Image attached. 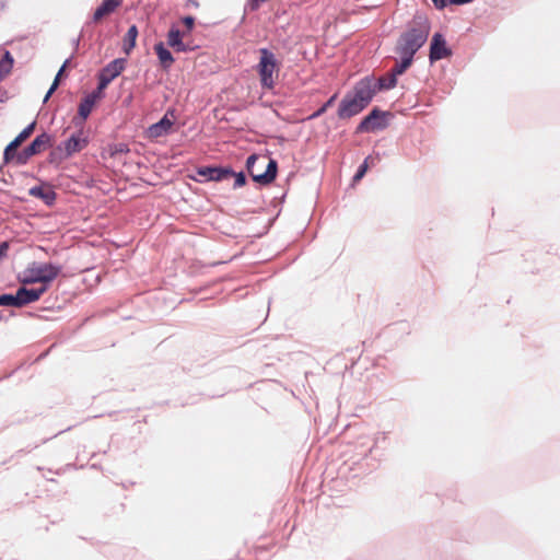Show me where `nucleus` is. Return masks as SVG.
Here are the masks:
<instances>
[{
    "label": "nucleus",
    "mask_w": 560,
    "mask_h": 560,
    "mask_svg": "<svg viewBox=\"0 0 560 560\" xmlns=\"http://www.w3.org/2000/svg\"><path fill=\"white\" fill-rule=\"evenodd\" d=\"M401 56H402V60H401V63L395 69V71H394L395 75L401 74L411 63L412 56H408V55H401Z\"/></svg>",
    "instance_id": "22"
},
{
    "label": "nucleus",
    "mask_w": 560,
    "mask_h": 560,
    "mask_svg": "<svg viewBox=\"0 0 560 560\" xmlns=\"http://www.w3.org/2000/svg\"><path fill=\"white\" fill-rule=\"evenodd\" d=\"M12 67H13V58L7 51L4 55H2V74L10 72Z\"/></svg>",
    "instance_id": "23"
},
{
    "label": "nucleus",
    "mask_w": 560,
    "mask_h": 560,
    "mask_svg": "<svg viewBox=\"0 0 560 560\" xmlns=\"http://www.w3.org/2000/svg\"><path fill=\"white\" fill-rule=\"evenodd\" d=\"M369 160L370 159H366L364 161V163L360 166V168L358 170L357 174L354 175V180H360L364 176V174H365V172H366V170L369 167Z\"/></svg>",
    "instance_id": "25"
},
{
    "label": "nucleus",
    "mask_w": 560,
    "mask_h": 560,
    "mask_svg": "<svg viewBox=\"0 0 560 560\" xmlns=\"http://www.w3.org/2000/svg\"><path fill=\"white\" fill-rule=\"evenodd\" d=\"M173 125H174V120L168 117V114H166L160 121L151 125L145 130L144 135L148 139H151V140H155L161 137H165L171 132Z\"/></svg>",
    "instance_id": "10"
},
{
    "label": "nucleus",
    "mask_w": 560,
    "mask_h": 560,
    "mask_svg": "<svg viewBox=\"0 0 560 560\" xmlns=\"http://www.w3.org/2000/svg\"><path fill=\"white\" fill-rule=\"evenodd\" d=\"M90 143L89 131L80 129L72 133L68 139L58 144L51 152V158L56 161H63L72 155L83 151Z\"/></svg>",
    "instance_id": "3"
},
{
    "label": "nucleus",
    "mask_w": 560,
    "mask_h": 560,
    "mask_svg": "<svg viewBox=\"0 0 560 560\" xmlns=\"http://www.w3.org/2000/svg\"><path fill=\"white\" fill-rule=\"evenodd\" d=\"M167 43L171 47L176 49L177 51H186L187 47L183 43V33L176 27H171L167 34Z\"/></svg>",
    "instance_id": "16"
},
{
    "label": "nucleus",
    "mask_w": 560,
    "mask_h": 560,
    "mask_svg": "<svg viewBox=\"0 0 560 560\" xmlns=\"http://www.w3.org/2000/svg\"><path fill=\"white\" fill-rule=\"evenodd\" d=\"M61 268L54 264H39L34 262L30 265L23 272L22 282L24 283H36L39 282L43 285L50 283L57 278Z\"/></svg>",
    "instance_id": "6"
},
{
    "label": "nucleus",
    "mask_w": 560,
    "mask_h": 560,
    "mask_svg": "<svg viewBox=\"0 0 560 560\" xmlns=\"http://www.w3.org/2000/svg\"><path fill=\"white\" fill-rule=\"evenodd\" d=\"M236 186H242L245 184V177L243 174H238L236 176V182H235Z\"/></svg>",
    "instance_id": "27"
},
{
    "label": "nucleus",
    "mask_w": 560,
    "mask_h": 560,
    "mask_svg": "<svg viewBox=\"0 0 560 560\" xmlns=\"http://www.w3.org/2000/svg\"><path fill=\"white\" fill-rule=\"evenodd\" d=\"M138 28L136 25H132L129 27L122 44V48L126 54H129L133 49L136 46Z\"/></svg>",
    "instance_id": "20"
},
{
    "label": "nucleus",
    "mask_w": 560,
    "mask_h": 560,
    "mask_svg": "<svg viewBox=\"0 0 560 560\" xmlns=\"http://www.w3.org/2000/svg\"><path fill=\"white\" fill-rule=\"evenodd\" d=\"M279 70L280 66L276 55L267 48L259 49L257 72L262 88L272 89L275 86L279 75Z\"/></svg>",
    "instance_id": "4"
},
{
    "label": "nucleus",
    "mask_w": 560,
    "mask_h": 560,
    "mask_svg": "<svg viewBox=\"0 0 560 560\" xmlns=\"http://www.w3.org/2000/svg\"><path fill=\"white\" fill-rule=\"evenodd\" d=\"M376 91L382 89H392L396 85V75L393 74L389 79H380L377 83L373 82Z\"/></svg>",
    "instance_id": "21"
},
{
    "label": "nucleus",
    "mask_w": 560,
    "mask_h": 560,
    "mask_svg": "<svg viewBox=\"0 0 560 560\" xmlns=\"http://www.w3.org/2000/svg\"><path fill=\"white\" fill-rule=\"evenodd\" d=\"M46 291V285L40 288L27 289L22 287L18 290L16 294H2V306H16L21 307L34 301H37Z\"/></svg>",
    "instance_id": "8"
},
{
    "label": "nucleus",
    "mask_w": 560,
    "mask_h": 560,
    "mask_svg": "<svg viewBox=\"0 0 560 560\" xmlns=\"http://www.w3.org/2000/svg\"><path fill=\"white\" fill-rule=\"evenodd\" d=\"M120 151H121V152H126V151H128V150H127L125 147H121V148H120Z\"/></svg>",
    "instance_id": "32"
},
{
    "label": "nucleus",
    "mask_w": 560,
    "mask_h": 560,
    "mask_svg": "<svg viewBox=\"0 0 560 560\" xmlns=\"http://www.w3.org/2000/svg\"><path fill=\"white\" fill-rule=\"evenodd\" d=\"M154 50H155L162 66L164 68L171 67V65L174 62V58H173L172 54L164 47V44L158 43L154 46Z\"/></svg>",
    "instance_id": "18"
},
{
    "label": "nucleus",
    "mask_w": 560,
    "mask_h": 560,
    "mask_svg": "<svg viewBox=\"0 0 560 560\" xmlns=\"http://www.w3.org/2000/svg\"><path fill=\"white\" fill-rule=\"evenodd\" d=\"M50 137L47 133H42L40 136L34 139V141L28 145V148L30 151L34 152L35 155L45 150L50 144Z\"/></svg>",
    "instance_id": "19"
},
{
    "label": "nucleus",
    "mask_w": 560,
    "mask_h": 560,
    "mask_svg": "<svg viewBox=\"0 0 560 560\" xmlns=\"http://www.w3.org/2000/svg\"><path fill=\"white\" fill-rule=\"evenodd\" d=\"M5 247H7V244H5V243H2V245H1L2 253L4 252Z\"/></svg>",
    "instance_id": "31"
},
{
    "label": "nucleus",
    "mask_w": 560,
    "mask_h": 560,
    "mask_svg": "<svg viewBox=\"0 0 560 560\" xmlns=\"http://www.w3.org/2000/svg\"><path fill=\"white\" fill-rule=\"evenodd\" d=\"M126 60L118 58L109 62L100 73L98 91L102 92L125 69Z\"/></svg>",
    "instance_id": "9"
},
{
    "label": "nucleus",
    "mask_w": 560,
    "mask_h": 560,
    "mask_svg": "<svg viewBox=\"0 0 560 560\" xmlns=\"http://www.w3.org/2000/svg\"><path fill=\"white\" fill-rule=\"evenodd\" d=\"M450 1L455 4H464V3L470 2L471 0H450Z\"/></svg>",
    "instance_id": "30"
},
{
    "label": "nucleus",
    "mask_w": 560,
    "mask_h": 560,
    "mask_svg": "<svg viewBox=\"0 0 560 560\" xmlns=\"http://www.w3.org/2000/svg\"><path fill=\"white\" fill-rule=\"evenodd\" d=\"M334 98H335V97H331V98L328 101V103H327L324 107H322L317 113H315V114L313 115V117L318 116V115H320L322 113H324V112H325V109H326V107H327L328 105L332 104Z\"/></svg>",
    "instance_id": "28"
},
{
    "label": "nucleus",
    "mask_w": 560,
    "mask_h": 560,
    "mask_svg": "<svg viewBox=\"0 0 560 560\" xmlns=\"http://www.w3.org/2000/svg\"><path fill=\"white\" fill-rule=\"evenodd\" d=\"M30 195L42 199L47 206L52 205L56 199V192L47 184H42L39 186L32 187L30 189Z\"/></svg>",
    "instance_id": "12"
},
{
    "label": "nucleus",
    "mask_w": 560,
    "mask_h": 560,
    "mask_svg": "<svg viewBox=\"0 0 560 560\" xmlns=\"http://www.w3.org/2000/svg\"><path fill=\"white\" fill-rule=\"evenodd\" d=\"M183 23L187 27V31L190 32L192 30V27H194L195 20H194L192 16H186V18L183 19Z\"/></svg>",
    "instance_id": "26"
},
{
    "label": "nucleus",
    "mask_w": 560,
    "mask_h": 560,
    "mask_svg": "<svg viewBox=\"0 0 560 560\" xmlns=\"http://www.w3.org/2000/svg\"><path fill=\"white\" fill-rule=\"evenodd\" d=\"M380 118V113L377 110H373L369 116H366L359 125V131H372L375 129L383 128L384 125L377 122Z\"/></svg>",
    "instance_id": "15"
},
{
    "label": "nucleus",
    "mask_w": 560,
    "mask_h": 560,
    "mask_svg": "<svg viewBox=\"0 0 560 560\" xmlns=\"http://www.w3.org/2000/svg\"><path fill=\"white\" fill-rule=\"evenodd\" d=\"M429 24L425 20L420 23L419 28L407 32L400 39L399 50L401 55L413 56L415 52L427 42Z\"/></svg>",
    "instance_id": "7"
},
{
    "label": "nucleus",
    "mask_w": 560,
    "mask_h": 560,
    "mask_svg": "<svg viewBox=\"0 0 560 560\" xmlns=\"http://www.w3.org/2000/svg\"><path fill=\"white\" fill-rule=\"evenodd\" d=\"M376 93L371 80H362L340 103L338 115L340 118H350L362 112Z\"/></svg>",
    "instance_id": "1"
},
{
    "label": "nucleus",
    "mask_w": 560,
    "mask_h": 560,
    "mask_svg": "<svg viewBox=\"0 0 560 560\" xmlns=\"http://www.w3.org/2000/svg\"><path fill=\"white\" fill-rule=\"evenodd\" d=\"M246 165L253 179L259 184H269L276 177L277 162L268 156L253 154Z\"/></svg>",
    "instance_id": "2"
},
{
    "label": "nucleus",
    "mask_w": 560,
    "mask_h": 560,
    "mask_svg": "<svg viewBox=\"0 0 560 560\" xmlns=\"http://www.w3.org/2000/svg\"><path fill=\"white\" fill-rule=\"evenodd\" d=\"M65 68H66V63L60 68V70L58 71L56 78H55V81L54 83L51 84L49 91L47 92L46 96H45V102L50 97V95L54 93V91L58 88V84H59V79L60 77L62 75L63 71H65Z\"/></svg>",
    "instance_id": "24"
},
{
    "label": "nucleus",
    "mask_w": 560,
    "mask_h": 560,
    "mask_svg": "<svg viewBox=\"0 0 560 560\" xmlns=\"http://www.w3.org/2000/svg\"><path fill=\"white\" fill-rule=\"evenodd\" d=\"M120 4L119 0H104V2L94 12V20L98 21L102 18L110 14Z\"/></svg>",
    "instance_id": "17"
},
{
    "label": "nucleus",
    "mask_w": 560,
    "mask_h": 560,
    "mask_svg": "<svg viewBox=\"0 0 560 560\" xmlns=\"http://www.w3.org/2000/svg\"><path fill=\"white\" fill-rule=\"evenodd\" d=\"M35 129V121L25 127L18 137L7 145L3 158L7 163H13L16 165L25 164L33 155L34 152L30 151V148L18 151V148L33 133Z\"/></svg>",
    "instance_id": "5"
},
{
    "label": "nucleus",
    "mask_w": 560,
    "mask_h": 560,
    "mask_svg": "<svg viewBox=\"0 0 560 560\" xmlns=\"http://www.w3.org/2000/svg\"><path fill=\"white\" fill-rule=\"evenodd\" d=\"M101 93L100 91L97 92H94L90 95H88L80 104L79 106V115L82 117V119H86L88 116L91 114L95 103L97 102V100L101 98Z\"/></svg>",
    "instance_id": "13"
},
{
    "label": "nucleus",
    "mask_w": 560,
    "mask_h": 560,
    "mask_svg": "<svg viewBox=\"0 0 560 560\" xmlns=\"http://www.w3.org/2000/svg\"><path fill=\"white\" fill-rule=\"evenodd\" d=\"M230 174V171L218 167H201L198 170V175L206 177L208 180L218 182L225 178Z\"/></svg>",
    "instance_id": "14"
},
{
    "label": "nucleus",
    "mask_w": 560,
    "mask_h": 560,
    "mask_svg": "<svg viewBox=\"0 0 560 560\" xmlns=\"http://www.w3.org/2000/svg\"><path fill=\"white\" fill-rule=\"evenodd\" d=\"M432 2L438 9H442L445 7V0H432Z\"/></svg>",
    "instance_id": "29"
},
{
    "label": "nucleus",
    "mask_w": 560,
    "mask_h": 560,
    "mask_svg": "<svg viewBox=\"0 0 560 560\" xmlns=\"http://www.w3.org/2000/svg\"><path fill=\"white\" fill-rule=\"evenodd\" d=\"M450 55L446 42L441 34H434L430 48V59L440 60Z\"/></svg>",
    "instance_id": "11"
}]
</instances>
